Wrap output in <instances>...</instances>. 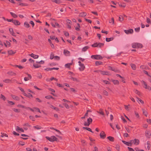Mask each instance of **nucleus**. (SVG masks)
I'll list each match as a JSON object with an SVG mask.
<instances>
[{"mask_svg":"<svg viewBox=\"0 0 151 151\" xmlns=\"http://www.w3.org/2000/svg\"><path fill=\"white\" fill-rule=\"evenodd\" d=\"M12 98L14 100H18L19 99V98L16 95H12Z\"/></svg>","mask_w":151,"mask_h":151,"instance_id":"obj_23","label":"nucleus"},{"mask_svg":"<svg viewBox=\"0 0 151 151\" xmlns=\"http://www.w3.org/2000/svg\"><path fill=\"white\" fill-rule=\"evenodd\" d=\"M7 74H9V75H11V76H12L14 75H15L16 74L15 73H14L12 71H9V72H8L7 73Z\"/></svg>","mask_w":151,"mask_h":151,"instance_id":"obj_38","label":"nucleus"},{"mask_svg":"<svg viewBox=\"0 0 151 151\" xmlns=\"http://www.w3.org/2000/svg\"><path fill=\"white\" fill-rule=\"evenodd\" d=\"M122 142L124 144L127 145V146L130 147L132 146L130 141L129 142H127L124 141H122Z\"/></svg>","mask_w":151,"mask_h":151,"instance_id":"obj_13","label":"nucleus"},{"mask_svg":"<svg viewBox=\"0 0 151 151\" xmlns=\"http://www.w3.org/2000/svg\"><path fill=\"white\" fill-rule=\"evenodd\" d=\"M137 100L138 101H139L142 104H143V103H144L143 101H142L141 99H140L139 98H137Z\"/></svg>","mask_w":151,"mask_h":151,"instance_id":"obj_56","label":"nucleus"},{"mask_svg":"<svg viewBox=\"0 0 151 151\" xmlns=\"http://www.w3.org/2000/svg\"><path fill=\"white\" fill-rule=\"evenodd\" d=\"M80 66V67L79 68V69L80 71H83L84 70L85 68V66H84V64H81V65H79Z\"/></svg>","mask_w":151,"mask_h":151,"instance_id":"obj_11","label":"nucleus"},{"mask_svg":"<svg viewBox=\"0 0 151 151\" xmlns=\"http://www.w3.org/2000/svg\"><path fill=\"white\" fill-rule=\"evenodd\" d=\"M54 55L53 54L52 52L51 53L50 58V59H52L54 58Z\"/></svg>","mask_w":151,"mask_h":151,"instance_id":"obj_48","label":"nucleus"},{"mask_svg":"<svg viewBox=\"0 0 151 151\" xmlns=\"http://www.w3.org/2000/svg\"><path fill=\"white\" fill-rule=\"evenodd\" d=\"M34 67L36 68H38L41 67L40 65H38L37 64H33Z\"/></svg>","mask_w":151,"mask_h":151,"instance_id":"obj_42","label":"nucleus"},{"mask_svg":"<svg viewBox=\"0 0 151 151\" xmlns=\"http://www.w3.org/2000/svg\"><path fill=\"white\" fill-rule=\"evenodd\" d=\"M108 68L109 70H112L115 72H117L118 71V70L117 69L114 68H113L111 66H109Z\"/></svg>","mask_w":151,"mask_h":151,"instance_id":"obj_19","label":"nucleus"},{"mask_svg":"<svg viewBox=\"0 0 151 151\" xmlns=\"http://www.w3.org/2000/svg\"><path fill=\"white\" fill-rule=\"evenodd\" d=\"M109 23H112L113 24H114V18L112 17L111 18V21H109Z\"/></svg>","mask_w":151,"mask_h":151,"instance_id":"obj_51","label":"nucleus"},{"mask_svg":"<svg viewBox=\"0 0 151 151\" xmlns=\"http://www.w3.org/2000/svg\"><path fill=\"white\" fill-rule=\"evenodd\" d=\"M57 85L59 87H62V88H63L64 86L63 85H62L61 84H60V83H57Z\"/></svg>","mask_w":151,"mask_h":151,"instance_id":"obj_63","label":"nucleus"},{"mask_svg":"<svg viewBox=\"0 0 151 151\" xmlns=\"http://www.w3.org/2000/svg\"><path fill=\"white\" fill-rule=\"evenodd\" d=\"M147 22L149 24H151L150 19L148 18H147Z\"/></svg>","mask_w":151,"mask_h":151,"instance_id":"obj_52","label":"nucleus"},{"mask_svg":"<svg viewBox=\"0 0 151 151\" xmlns=\"http://www.w3.org/2000/svg\"><path fill=\"white\" fill-rule=\"evenodd\" d=\"M34 127L37 129H39L40 128H41V127L40 126L38 125L34 126Z\"/></svg>","mask_w":151,"mask_h":151,"instance_id":"obj_64","label":"nucleus"},{"mask_svg":"<svg viewBox=\"0 0 151 151\" xmlns=\"http://www.w3.org/2000/svg\"><path fill=\"white\" fill-rule=\"evenodd\" d=\"M100 72L101 74L103 75H106L105 71H101L100 70Z\"/></svg>","mask_w":151,"mask_h":151,"instance_id":"obj_62","label":"nucleus"},{"mask_svg":"<svg viewBox=\"0 0 151 151\" xmlns=\"http://www.w3.org/2000/svg\"><path fill=\"white\" fill-rule=\"evenodd\" d=\"M98 47L100 48H101L104 45V43H98Z\"/></svg>","mask_w":151,"mask_h":151,"instance_id":"obj_39","label":"nucleus"},{"mask_svg":"<svg viewBox=\"0 0 151 151\" xmlns=\"http://www.w3.org/2000/svg\"><path fill=\"white\" fill-rule=\"evenodd\" d=\"M134 113L136 117L138 118H139V115L138 113L136 111H135Z\"/></svg>","mask_w":151,"mask_h":151,"instance_id":"obj_60","label":"nucleus"},{"mask_svg":"<svg viewBox=\"0 0 151 151\" xmlns=\"http://www.w3.org/2000/svg\"><path fill=\"white\" fill-rule=\"evenodd\" d=\"M119 5L120 6L123 7H125L126 6L125 4L124 3H123V4H122L121 3H120L119 4Z\"/></svg>","mask_w":151,"mask_h":151,"instance_id":"obj_40","label":"nucleus"},{"mask_svg":"<svg viewBox=\"0 0 151 151\" xmlns=\"http://www.w3.org/2000/svg\"><path fill=\"white\" fill-rule=\"evenodd\" d=\"M0 98L4 100H5L6 99L4 96L3 95H0Z\"/></svg>","mask_w":151,"mask_h":151,"instance_id":"obj_53","label":"nucleus"},{"mask_svg":"<svg viewBox=\"0 0 151 151\" xmlns=\"http://www.w3.org/2000/svg\"><path fill=\"white\" fill-rule=\"evenodd\" d=\"M4 82L6 83H9L11 82V80L9 79H6L4 80Z\"/></svg>","mask_w":151,"mask_h":151,"instance_id":"obj_44","label":"nucleus"},{"mask_svg":"<svg viewBox=\"0 0 151 151\" xmlns=\"http://www.w3.org/2000/svg\"><path fill=\"white\" fill-rule=\"evenodd\" d=\"M92 119L91 118H89L87 119L88 122H85L84 123V125L86 126H89L90 123L92 122Z\"/></svg>","mask_w":151,"mask_h":151,"instance_id":"obj_6","label":"nucleus"},{"mask_svg":"<svg viewBox=\"0 0 151 151\" xmlns=\"http://www.w3.org/2000/svg\"><path fill=\"white\" fill-rule=\"evenodd\" d=\"M146 37L147 39L148 40H151V33H148L146 35Z\"/></svg>","mask_w":151,"mask_h":151,"instance_id":"obj_18","label":"nucleus"},{"mask_svg":"<svg viewBox=\"0 0 151 151\" xmlns=\"http://www.w3.org/2000/svg\"><path fill=\"white\" fill-rule=\"evenodd\" d=\"M145 135L148 138H150V136L151 135V133L150 131L148 130H147L145 132Z\"/></svg>","mask_w":151,"mask_h":151,"instance_id":"obj_17","label":"nucleus"},{"mask_svg":"<svg viewBox=\"0 0 151 151\" xmlns=\"http://www.w3.org/2000/svg\"><path fill=\"white\" fill-rule=\"evenodd\" d=\"M86 13L85 12H83L80 13L79 15V17H84L86 15Z\"/></svg>","mask_w":151,"mask_h":151,"instance_id":"obj_20","label":"nucleus"},{"mask_svg":"<svg viewBox=\"0 0 151 151\" xmlns=\"http://www.w3.org/2000/svg\"><path fill=\"white\" fill-rule=\"evenodd\" d=\"M10 14L14 18H17V16L15 14L12 12H10Z\"/></svg>","mask_w":151,"mask_h":151,"instance_id":"obj_32","label":"nucleus"},{"mask_svg":"<svg viewBox=\"0 0 151 151\" xmlns=\"http://www.w3.org/2000/svg\"><path fill=\"white\" fill-rule=\"evenodd\" d=\"M53 2H55L56 4H60L61 3V1L60 0H51Z\"/></svg>","mask_w":151,"mask_h":151,"instance_id":"obj_26","label":"nucleus"},{"mask_svg":"<svg viewBox=\"0 0 151 151\" xmlns=\"http://www.w3.org/2000/svg\"><path fill=\"white\" fill-rule=\"evenodd\" d=\"M17 4H18L19 5H21L22 6H28V5L26 4L25 3H22L21 2H18L17 3Z\"/></svg>","mask_w":151,"mask_h":151,"instance_id":"obj_24","label":"nucleus"},{"mask_svg":"<svg viewBox=\"0 0 151 151\" xmlns=\"http://www.w3.org/2000/svg\"><path fill=\"white\" fill-rule=\"evenodd\" d=\"M132 146V144L137 145H138L139 143V141L138 139H135L134 140H130Z\"/></svg>","mask_w":151,"mask_h":151,"instance_id":"obj_5","label":"nucleus"},{"mask_svg":"<svg viewBox=\"0 0 151 151\" xmlns=\"http://www.w3.org/2000/svg\"><path fill=\"white\" fill-rule=\"evenodd\" d=\"M17 106L18 107H22V108H24L25 109H28V108H27V107H25L24 106H23L21 105H20V104H18L17 105Z\"/></svg>","mask_w":151,"mask_h":151,"instance_id":"obj_47","label":"nucleus"},{"mask_svg":"<svg viewBox=\"0 0 151 151\" xmlns=\"http://www.w3.org/2000/svg\"><path fill=\"white\" fill-rule=\"evenodd\" d=\"M13 111L15 112H20V111L19 109H15V108H13L12 109Z\"/></svg>","mask_w":151,"mask_h":151,"instance_id":"obj_46","label":"nucleus"},{"mask_svg":"<svg viewBox=\"0 0 151 151\" xmlns=\"http://www.w3.org/2000/svg\"><path fill=\"white\" fill-rule=\"evenodd\" d=\"M92 58L96 60H101L103 59V57L100 55H92L91 56Z\"/></svg>","mask_w":151,"mask_h":151,"instance_id":"obj_4","label":"nucleus"},{"mask_svg":"<svg viewBox=\"0 0 151 151\" xmlns=\"http://www.w3.org/2000/svg\"><path fill=\"white\" fill-rule=\"evenodd\" d=\"M70 79L72 80L73 81H77V78L72 77H71Z\"/></svg>","mask_w":151,"mask_h":151,"instance_id":"obj_54","label":"nucleus"},{"mask_svg":"<svg viewBox=\"0 0 151 151\" xmlns=\"http://www.w3.org/2000/svg\"><path fill=\"white\" fill-rule=\"evenodd\" d=\"M147 144L148 145L147 146V147L148 149H149L150 147V142L149 141H147Z\"/></svg>","mask_w":151,"mask_h":151,"instance_id":"obj_58","label":"nucleus"},{"mask_svg":"<svg viewBox=\"0 0 151 151\" xmlns=\"http://www.w3.org/2000/svg\"><path fill=\"white\" fill-rule=\"evenodd\" d=\"M16 130L17 131L19 132L21 131L22 132H24V131L22 129L20 128L18 126H16Z\"/></svg>","mask_w":151,"mask_h":151,"instance_id":"obj_12","label":"nucleus"},{"mask_svg":"<svg viewBox=\"0 0 151 151\" xmlns=\"http://www.w3.org/2000/svg\"><path fill=\"white\" fill-rule=\"evenodd\" d=\"M29 55L31 56V57L34 58V59H37L38 58L39 56L38 55H35L32 53L30 54H29Z\"/></svg>","mask_w":151,"mask_h":151,"instance_id":"obj_14","label":"nucleus"},{"mask_svg":"<svg viewBox=\"0 0 151 151\" xmlns=\"http://www.w3.org/2000/svg\"><path fill=\"white\" fill-rule=\"evenodd\" d=\"M14 67H18L20 69H22L24 68V67L23 66L20 65H14Z\"/></svg>","mask_w":151,"mask_h":151,"instance_id":"obj_41","label":"nucleus"},{"mask_svg":"<svg viewBox=\"0 0 151 151\" xmlns=\"http://www.w3.org/2000/svg\"><path fill=\"white\" fill-rule=\"evenodd\" d=\"M50 108H51L52 109H53L56 110V111H58V108H57L56 107L54 106H53L52 105H50Z\"/></svg>","mask_w":151,"mask_h":151,"instance_id":"obj_37","label":"nucleus"},{"mask_svg":"<svg viewBox=\"0 0 151 151\" xmlns=\"http://www.w3.org/2000/svg\"><path fill=\"white\" fill-rule=\"evenodd\" d=\"M130 66L131 67L132 69L133 70H135L136 68V66L135 64L133 63H131L130 64Z\"/></svg>","mask_w":151,"mask_h":151,"instance_id":"obj_21","label":"nucleus"},{"mask_svg":"<svg viewBox=\"0 0 151 151\" xmlns=\"http://www.w3.org/2000/svg\"><path fill=\"white\" fill-rule=\"evenodd\" d=\"M143 46L142 44L138 43H133L132 45V47L133 48H141Z\"/></svg>","mask_w":151,"mask_h":151,"instance_id":"obj_3","label":"nucleus"},{"mask_svg":"<svg viewBox=\"0 0 151 151\" xmlns=\"http://www.w3.org/2000/svg\"><path fill=\"white\" fill-rule=\"evenodd\" d=\"M134 93L135 94H139L140 93V92L138 90H134Z\"/></svg>","mask_w":151,"mask_h":151,"instance_id":"obj_59","label":"nucleus"},{"mask_svg":"<svg viewBox=\"0 0 151 151\" xmlns=\"http://www.w3.org/2000/svg\"><path fill=\"white\" fill-rule=\"evenodd\" d=\"M114 38L111 37L110 38H106V40L107 42H109L110 41H112L113 40Z\"/></svg>","mask_w":151,"mask_h":151,"instance_id":"obj_27","label":"nucleus"},{"mask_svg":"<svg viewBox=\"0 0 151 151\" xmlns=\"http://www.w3.org/2000/svg\"><path fill=\"white\" fill-rule=\"evenodd\" d=\"M64 34L65 36H69V34L68 32H67L65 31L64 32Z\"/></svg>","mask_w":151,"mask_h":151,"instance_id":"obj_55","label":"nucleus"},{"mask_svg":"<svg viewBox=\"0 0 151 151\" xmlns=\"http://www.w3.org/2000/svg\"><path fill=\"white\" fill-rule=\"evenodd\" d=\"M63 53L64 55L66 56L70 55V52L67 50H64Z\"/></svg>","mask_w":151,"mask_h":151,"instance_id":"obj_16","label":"nucleus"},{"mask_svg":"<svg viewBox=\"0 0 151 151\" xmlns=\"http://www.w3.org/2000/svg\"><path fill=\"white\" fill-rule=\"evenodd\" d=\"M143 72L146 75H147L148 76L150 77L151 78V76H150V75H149L148 74V73L145 70H143Z\"/></svg>","mask_w":151,"mask_h":151,"instance_id":"obj_50","label":"nucleus"},{"mask_svg":"<svg viewBox=\"0 0 151 151\" xmlns=\"http://www.w3.org/2000/svg\"><path fill=\"white\" fill-rule=\"evenodd\" d=\"M108 139L110 141H112L114 140V137H112L109 136L107 137Z\"/></svg>","mask_w":151,"mask_h":151,"instance_id":"obj_45","label":"nucleus"},{"mask_svg":"<svg viewBox=\"0 0 151 151\" xmlns=\"http://www.w3.org/2000/svg\"><path fill=\"white\" fill-rule=\"evenodd\" d=\"M97 112L101 115H104V112H103L102 109H100L99 111H98Z\"/></svg>","mask_w":151,"mask_h":151,"instance_id":"obj_35","label":"nucleus"},{"mask_svg":"<svg viewBox=\"0 0 151 151\" xmlns=\"http://www.w3.org/2000/svg\"><path fill=\"white\" fill-rule=\"evenodd\" d=\"M101 137L102 138L104 139L106 137V135L105 134L104 132L102 131L101 132L100 134Z\"/></svg>","mask_w":151,"mask_h":151,"instance_id":"obj_15","label":"nucleus"},{"mask_svg":"<svg viewBox=\"0 0 151 151\" xmlns=\"http://www.w3.org/2000/svg\"><path fill=\"white\" fill-rule=\"evenodd\" d=\"M112 81L114 84H119V82L118 80H112Z\"/></svg>","mask_w":151,"mask_h":151,"instance_id":"obj_34","label":"nucleus"},{"mask_svg":"<svg viewBox=\"0 0 151 151\" xmlns=\"http://www.w3.org/2000/svg\"><path fill=\"white\" fill-rule=\"evenodd\" d=\"M89 48V47L88 46H86L84 47H83L82 49V51L83 52L86 51L88 48Z\"/></svg>","mask_w":151,"mask_h":151,"instance_id":"obj_33","label":"nucleus"},{"mask_svg":"<svg viewBox=\"0 0 151 151\" xmlns=\"http://www.w3.org/2000/svg\"><path fill=\"white\" fill-rule=\"evenodd\" d=\"M24 26L26 28H28L30 27V25H29V24H28V23L27 22H24Z\"/></svg>","mask_w":151,"mask_h":151,"instance_id":"obj_29","label":"nucleus"},{"mask_svg":"<svg viewBox=\"0 0 151 151\" xmlns=\"http://www.w3.org/2000/svg\"><path fill=\"white\" fill-rule=\"evenodd\" d=\"M116 49L114 47H110L107 50V52L109 54H113L116 52Z\"/></svg>","mask_w":151,"mask_h":151,"instance_id":"obj_1","label":"nucleus"},{"mask_svg":"<svg viewBox=\"0 0 151 151\" xmlns=\"http://www.w3.org/2000/svg\"><path fill=\"white\" fill-rule=\"evenodd\" d=\"M48 41L50 43V45L51 47H52V48H54V46L53 44H52V42L50 40V39H48Z\"/></svg>","mask_w":151,"mask_h":151,"instance_id":"obj_25","label":"nucleus"},{"mask_svg":"<svg viewBox=\"0 0 151 151\" xmlns=\"http://www.w3.org/2000/svg\"><path fill=\"white\" fill-rule=\"evenodd\" d=\"M124 32L127 34H132L133 32V30L132 29H130L129 30H124Z\"/></svg>","mask_w":151,"mask_h":151,"instance_id":"obj_8","label":"nucleus"},{"mask_svg":"<svg viewBox=\"0 0 151 151\" xmlns=\"http://www.w3.org/2000/svg\"><path fill=\"white\" fill-rule=\"evenodd\" d=\"M102 63H103L102 62L99 61H96L95 63V64L97 66L101 65Z\"/></svg>","mask_w":151,"mask_h":151,"instance_id":"obj_30","label":"nucleus"},{"mask_svg":"<svg viewBox=\"0 0 151 151\" xmlns=\"http://www.w3.org/2000/svg\"><path fill=\"white\" fill-rule=\"evenodd\" d=\"M142 82L143 83L144 85V87L146 89H147L149 90L151 89V88L149 86H147L146 83L143 81H142Z\"/></svg>","mask_w":151,"mask_h":151,"instance_id":"obj_7","label":"nucleus"},{"mask_svg":"<svg viewBox=\"0 0 151 151\" xmlns=\"http://www.w3.org/2000/svg\"><path fill=\"white\" fill-rule=\"evenodd\" d=\"M143 114L146 116H147V112L144 109H142Z\"/></svg>","mask_w":151,"mask_h":151,"instance_id":"obj_31","label":"nucleus"},{"mask_svg":"<svg viewBox=\"0 0 151 151\" xmlns=\"http://www.w3.org/2000/svg\"><path fill=\"white\" fill-rule=\"evenodd\" d=\"M98 44L97 42L95 43L94 44L92 45L91 46L93 47H98Z\"/></svg>","mask_w":151,"mask_h":151,"instance_id":"obj_43","label":"nucleus"},{"mask_svg":"<svg viewBox=\"0 0 151 151\" xmlns=\"http://www.w3.org/2000/svg\"><path fill=\"white\" fill-rule=\"evenodd\" d=\"M15 52L13 51L12 50H10L8 51V53L10 55H12V54H14L15 53Z\"/></svg>","mask_w":151,"mask_h":151,"instance_id":"obj_28","label":"nucleus"},{"mask_svg":"<svg viewBox=\"0 0 151 151\" xmlns=\"http://www.w3.org/2000/svg\"><path fill=\"white\" fill-rule=\"evenodd\" d=\"M36 63L39 64H43L44 63V61L43 60H41L40 62H37Z\"/></svg>","mask_w":151,"mask_h":151,"instance_id":"obj_61","label":"nucleus"},{"mask_svg":"<svg viewBox=\"0 0 151 151\" xmlns=\"http://www.w3.org/2000/svg\"><path fill=\"white\" fill-rule=\"evenodd\" d=\"M8 102L9 105H13L14 104V103L12 101H8Z\"/></svg>","mask_w":151,"mask_h":151,"instance_id":"obj_57","label":"nucleus"},{"mask_svg":"<svg viewBox=\"0 0 151 151\" xmlns=\"http://www.w3.org/2000/svg\"><path fill=\"white\" fill-rule=\"evenodd\" d=\"M13 23L16 25H19L20 24V22L18 21L16 19H13Z\"/></svg>","mask_w":151,"mask_h":151,"instance_id":"obj_10","label":"nucleus"},{"mask_svg":"<svg viewBox=\"0 0 151 151\" xmlns=\"http://www.w3.org/2000/svg\"><path fill=\"white\" fill-rule=\"evenodd\" d=\"M45 98L48 99L52 98V97L50 95H47L45 96Z\"/></svg>","mask_w":151,"mask_h":151,"instance_id":"obj_49","label":"nucleus"},{"mask_svg":"<svg viewBox=\"0 0 151 151\" xmlns=\"http://www.w3.org/2000/svg\"><path fill=\"white\" fill-rule=\"evenodd\" d=\"M28 109H29L30 110L32 111H37L39 112H40V109L37 108H34V109H33L30 108L28 107Z\"/></svg>","mask_w":151,"mask_h":151,"instance_id":"obj_9","label":"nucleus"},{"mask_svg":"<svg viewBox=\"0 0 151 151\" xmlns=\"http://www.w3.org/2000/svg\"><path fill=\"white\" fill-rule=\"evenodd\" d=\"M45 137L47 139L51 142H53L55 141H57L58 140V139L54 136H52L50 137L47 136L46 137Z\"/></svg>","mask_w":151,"mask_h":151,"instance_id":"obj_2","label":"nucleus"},{"mask_svg":"<svg viewBox=\"0 0 151 151\" xmlns=\"http://www.w3.org/2000/svg\"><path fill=\"white\" fill-rule=\"evenodd\" d=\"M9 30L10 32V34H11L12 35L16 36L15 35H14V33L13 31V29L12 28H10L9 29Z\"/></svg>","mask_w":151,"mask_h":151,"instance_id":"obj_22","label":"nucleus"},{"mask_svg":"<svg viewBox=\"0 0 151 151\" xmlns=\"http://www.w3.org/2000/svg\"><path fill=\"white\" fill-rule=\"evenodd\" d=\"M1 137H8V135L5 133H1Z\"/></svg>","mask_w":151,"mask_h":151,"instance_id":"obj_36","label":"nucleus"}]
</instances>
